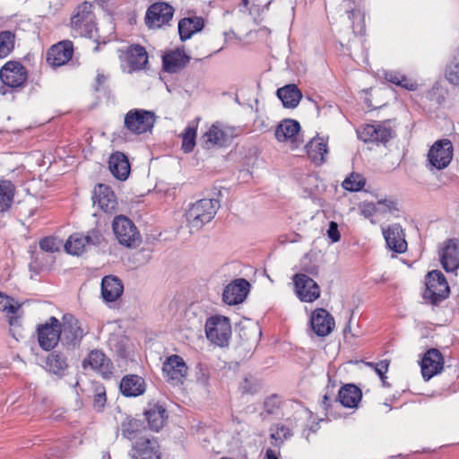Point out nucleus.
Instances as JSON below:
<instances>
[{
    "label": "nucleus",
    "mask_w": 459,
    "mask_h": 459,
    "mask_svg": "<svg viewBox=\"0 0 459 459\" xmlns=\"http://www.w3.org/2000/svg\"><path fill=\"white\" fill-rule=\"evenodd\" d=\"M70 28L74 37H85L93 39L97 43L93 51L100 50V41L96 16L93 13V5L84 1L74 9L70 18Z\"/></svg>",
    "instance_id": "1"
},
{
    "label": "nucleus",
    "mask_w": 459,
    "mask_h": 459,
    "mask_svg": "<svg viewBox=\"0 0 459 459\" xmlns=\"http://www.w3.org/2000/svg\"><path fill=\"white\" fill-rule=\"evenodd\" d=\"M212 196L198 200L186 211V217L188 226L198 230L210 222L220 208L219 197L221 196V187L214 186Z\"/></svg>",
    "instance_id": "2"
},
{
    "label": "nucleus",
    "mask_w": 459,
    "mask_h": 459,
    "mask_svg": "<svg viewBox=\"0 0 459 459\" xmlns=\"http://www.w3.org/2000/svg\"><path fill=\"white\" fill-rule=\"evenodd\" d=\"M305 273H299L293 276L295 292L302 302H313L320 297L319 285L309 276L318 274V267L312 265L303 268Z\"/></svg>",
    "instance_id": "3"
},
{
    "label": "nucleus",
    "mask_w": 459,
    "mask_h": 459,
    "mask_svg": "<svg viewBox=\"0 0 459 459\" xmlns=\"http://www.w3.org/2000/svg\"><path fill=\"white\" fill-rule=\"evenodd\" d=\"M450 293V289L445 275L437 270L429 272L426 276V289L423 299L432 305H438L446 299Z\"/></svg>",
    "instance_id": "4"
},
{
    "label": "nucleus",
    "mask_w": 459,
    "mask_h": 459,
    "mask_svg": "<svg viewBox=\"0 0 459 459\" xmlns=\"http://www.w3.org/2000/svg\"><path fill=\"white\" fill-rule=\"evenodd\" d=\"M207 339L221 347L227 346L231 337L230 319L223 316H210L205 323Z\"/></svg>",
    "instance_id": "5"
},
{
    "label": "nucleus",
    "mask_w": 459,
    "mask_h": 459,
    "mask_svg": "<svg viewBox=\"0 0 459 459\" xmlns=\"http://www.w3.org/2000/svg\"><path fill=\"white\" fill-rule=\"evenodd\" d=\"M113 232L120 245L135 247L141 243V235L134 222L124 215L116 216L112 222Z\"/></svg>",
    "instance_id": "6"
},
{
    "label": "nucleus",
    "mask_w": 459,
    "mask_h": 459,
    "mask_svg": "<svg viewBox=\"0 0 459 459\" xmlns=\"http://www.w3.org/2000/svg\"><path fill=\"white\" fill-rule=\"evenodd\" d=\"M155 123V114L152 111L133 108L125 116V127L134 134H142L152 129Z\"/></svg>",
    "instance_id": "7"
},
{
    "label": "nucleus",
    "mask_w": 459,
    "mask_h": 459,
    "mask_svg": "<svg viewBox=\"0 0 459 459\" xmlns=\"http://www.w3.org/2000/svg\"><path fill=\"white\" fill-rule=\"evenodd\" d=\"M358 137L364 143L385 144L396 136L395 130L385 123L367 124L357 130Z\"/></svg>",
    "instance_id": "8"
},
{
    "label": "nucleus",
    "mask_w": 459,
    "mask_h": 459,
    "mask_svg": "<svg viewBox=\"0 0 459 459\" xmlns=\"http://www.w3.org/2000/svg\"><path fill=\"white\" fill-rule=\"evenodd\" d=\"M85 333L80 321L72 314H65L61 323V342L66 347H78Z\"/></svg>",
    "instance_id": "9"
},
{
    "label": "nucleus",
    "mask_w": 459,
    "mask_h": 459,
    "mask_svg": "<svg viewBox=\"0 0 459 459\" xmlns=\"http://www.w3.org/2000/svg\"><path fill=\"white\" fill-rule=\"evenodd\" d=\"M37 333L40 348L49 351L61 341V323L56 317L51 316L48 322L38 326Z\"/></svg>",
    "instance_id": "10"
},
{
    "label": "nucleus",
    "mask_w": 459,
    "mask_h": 459,
    "mask_svg": "<svg viewBox=\"0 0 459 459\" xmlns=\"http://www.w3.org/2000/svg\"><path fill=\"white\" fill-rule=\"evenodd\" d=\"M453 158V144L448 139L437 141L428 153V160L432 169L438 170L446 168Z\"/></svg>",
    "instance_id": "11"
},
{
    "label": "nucleus",
    "mask_w": 459,
    "mask_h": 459,
    "mask_svg": "<svg viewBox=\"0 0 459 459\" xmlns=\"http://www.w3.org/2000/svg\"><path fill=\"white\" fill-rule=\"evenodd\" d=\"M174 8L164 2L154 3L146 11L145 24L149 29H160L169 24L174 15Z\"/></svg>",
    "instance_id": "12"
},
{
    "label": "nucleus",
    "mask_w": 459,
    "mask_h": 459,
    "mask_svg": "<svg viewBox=\"0 0 459 459\" xmlns=\"http://www.w3.org/2000/svg\"><path fill=\"white\" fill-rule=\"evenodd\" d=\"M119 58L128 67V73L143 70L148 64L146 49L139 44H132L125 50H119Z\"/></svg>",
    "instance_id": "13"
},
{
    "label": "nucleus",
    "mask_w": 459,
    "mask_h": 459,
    "mask_svg": "<svg viewBox=\"0 0 459 459\" xmlns=\"http://www.w3.org/2000/svg\"><path fill=\"white\" fill-rule=\"evenodd\" d=\"M27 78V69L18 61H9L0 69V79L8 87H22Z\"/></svg>",
    "instance_id": "14"
},
{
    "label": "nucleus",
    "mask_w": 459,
    "mask_h": 459,
    "mask_svg": "<svg viewBox=\"0 0 459 459\" xmlns=\"http://www.w3.org/2000/svg\"><path fill=\"white\" fill-rule=\"evenodd\" d=\"M249 287L250 284L246 279H237L224 288L222 300L230 306L240 304L247 298Z\"/></svg>",
    "instance_id": "15"
},
{
    "label": "nucleus",
    "mask_w": 459,
    "mask_h": 459,
    "mask_svg": "<svg viewBox=\"0 0 459 459\" xmlns=\"http://www.w3.org/2000/svg\"><path fill=\"white\" fill-rule=\"evenodd\" d=\"M443 366L442 353L437 349L428 350L420 361L422 377L426 381L429 380L442 370Z\"/></svg>",
    "instance_id": "16"
},
{
    "label": "nucleus",
    "mask_w": 459,
    "mask_h": 459,
    "mask_svg": "<svg viewBox=\"0 0 459 459\" xmlns=\"http://www.w3.org/2000/svg\"><path fill=\"white\" fill-rule=\"evenodd\" d=\"M93 204H98L100 210L106 213H115L117 210V201L116 195L107 185L99 184L94 188V195L92 196Z\"/></svg>",
    "instance_id": "17"
},
{
    "label": "nucleus",
    "mask_w": 459,
    "mask_h": 459,
    "mask_svg": "<svg viewBox=\"0 0 459 459\" xmlns=\"http://www.w3.org/2000/svg\"><path fill=\"white\" fill-rule=\"evenodd\" d=\"M361 0H343L342 7L348 13L351 22L354 35H362L365 32V14L360 8Z\"/></svg>",
    "instance_id": "18"
},
{
    "label": "nucleus",
    "mask_w": 459,
    "mask_h": 459,
    "mask_svg": "<svg viewBox=\"0 0 459 459\" xmlns=\"http://www.w3.org/2000/svg\"><path fill=\"white\" fill-rule=\"evenodd\" d=\"M187 366L183 358L173 354L166 359L162 365V371L168 380L175 383H182L187 374Z\"/></svg>",
    "instance_id": "19"
},
{
    "label": "nucleus",
    "mask_w": 459,
    "mask_h": 459,
    "mask_svg": "<svg viewBox=\"0 0 459 459\" xmlns=\"http://www.w3.org/2000/svg\"><path fill=\"white\" fill-rule=\"evenodd\" d=\"M311 327L317 336L329 335L334 328L333 316L325 308H316L310 318Z\"/></svg>",
    "instance_id": "20"
},
{
    "label": "nucleus",
    "mask_w": 459,
    "mask_h": 459,
    "mask_svg": "<svg viewBox=\"0 0 459 459\" xmlns=\"http://www.w3.org/2000/svg\"><path fill=\"white\" fill-rule=\"evenodd\" d=\"M74 45L70 40H63L53 45L47 53L48 63L54 67L66 64L73 56Z\"/></svg>",
    "instance_id": "21"
},
{
    "label": "nucleus",
    "mask_w": 459,
    "mask_h": 459,
    "mask_svg": "<svg viewBox=\"0 0 459 459\" xmlns=\"http://www.w3.org/2000/svg\"><path fill=\"white\" fill-rule=\"evenodd\" d=\"M88 363L91 368L99 372L104 378L109 379L113 375V363L100 350H92L83 360V366Z\"/></svg>",
    "instance_id": "22"
},
{
    "label": "nucleus",
    "mask_w": 459,
    "mask_h": 459,
    "mask_svg": "<svg viewBox=\"0 0 459 459\" xmlns=\"http://www.w3.org/2000/svg\"><path fill=\"white\" fill-rule=\"evenodd\" d=\"M383 235L390 250L398 254H403L407 250L405 234L399 223H394L386 229H383Z\"/></svg>",
    "instance_id": "23"
},
{
    "label": "nucleus",
    "mask_w": 459,
    "mask_h": 459,
    "mask_svg": "<svg viewBox=\"0 0 459 459\" xmlns=\"http://www.w3.org/2000/svg\"><path fill=\"white\" fill-rule=\"evenodd\" d=\"M441 264L446 272H455L459 267V240L448 239L439 252Z\"/></svg>",
    "instance_id": "24"
},
{
    "label": "nucleus",
    "mask_w": 459,
    "mask_h": 459,
    "mask_svg": "<svg viewBox=\"0 0 459 459\" xmlns=\"http://www.w3.org/2000/svg\"><path fill=\"white\" fill-rule=\"evenodd\" d=\"M190 59L184 49L171 50L162 56L163 70L169 74H177L188 65Z\"/></svg>",
    "instance_id": "25"
},
{
    "label": "nucleus",
    "mask_w": 459,
    "mask_h": 459,
    "mask_svg": "<svg viewBox=\"0 0 459 459\" xmlns=\"http://www.w3.org/2000/svg\"><path fill=\"white\" fill-rule=\"evenodd\" d=\"M69 362L67 357L61 351H54L48 354L44 368L58 378H63L68 373Z\"/></svg>",
    "instance_id": "26"
},
{
    "label": "nucleus",
    "mask_w": 459,
    "mask_h": 459,
    "mask_svg": "<svg viewBox=\"0 0 459 459\" xmlns=\"http://www.w3.org/2000/svg\"><path fill=\"white\" fill-rule=\"evenodd\" d=\"M134 459H160L159 445L155 439L140 437L134 445Z\"/></svg>",
    "instance_id": "27"
},
{
    "label": "nucleus",
    "mask_w": 459,
    "mask_h": 459,
    "mask_svg": "<svg viewBox=\"0 0 459 459\" xmlns=\"http://www.w3.org/2000/svg\"><path fill=\"white\" fill-rule=\"evenodd\" d=\"M124 291L122 281L114 275L104 276L101 280V297L105 302H113L119 299Z\"/></svg>",
    "instance_id": "28"
},
{
    "label": "nucleus",
    "mask_w": 459,
    "mask_h": 459,
    "mask_svg": "<svg viewBox=\"0 0 459 459\" xmlns=\"http://www.w3.org/2000/svg\"><path fill=\"white\" fill-rule=\"evenodd\" d=\"M143 414L148 422L149 429L157 432L162 429L168 419L167 410L160 403H149Z\"/></svg>",
    "instance_id": "29"
},
{
    "label": "nucleus",
    "mask_w": 459,
    "mask_h": 459,
    "mask_svg": "<svg viewBox=\"0 0 459 459\" xmlns=\"http://www.w3.org/2000/svg\"><path fill=\"white\" fill-rule=\"evenodd\" d=\"M108 168L111 174L119 180H126L130 173V164L124 152H116L108 160Z\"/></svg>",
    "instance_id": "30"
},
{
    "label": "nucleus",
    "mask_w": 459,
    "mask_h": 459,
    "mask_svg": "<svg viewBox=\"0 0 459 459\" xmlns=\"http://www.w3.org/2000/svg\"><path fill=\"white\" fill-rule=\"evenodd\" d=\"M204 147L207 149L214 146H226L230 143L229 134L222 129L219 123H214L204 134Z\"/></svg>",
    "instance_id": "31"
},
{
    "label": "nucleus",
    "mask_w": 459,
    "mask_h": 459,
    "mask_svg": "<svg viewBox=\"0 0 459 459\" xmlns=\"http://www.w3.org/2000/svg\"><path fill=\"white\" fill-rule=\"evenodd\" d=\"M204 21L200 16L185 17L178 22V34L181 41L189 39L194 34L201 31Z\"/></svg>",
    "instance_id": "32"
},
{
    "label": "nucleus",
    "mask_w": 459,
    "mask_h": 459,
    "mask_svg": "<svg viewBox=\"0 0 459 459\" xmlns=\"http://www.w3.org/2000/svg\"><path fill=\"white\" fill-rule=\"evenodd\" d=\"M119 387L125 396L135 397L145 392V381L137 375H127L122 378Z\"/></svg>",
    "instance_id": "33"
},
{
    "label": "nucleus",
    "mask_w": 459,
    "mask_h": 459,
    "mask_svg": "<svg viewBox=\"0 0 459 459\" xmlns=\"http://www.w3.org/2000/svg\"><path fill=\"white\" fill-rule=\"evenodd\" d=\"M306 151L311 161L319 166L325 161V156L328 153L327 141L321 137H314L306 145Z\"/></svg>",
    "instance_id": "34"
},
{
    "label": "nucleus",
    "mask_w": 459,
    "mask_h": 459,
    "mask_svg": "<svg viewBox=\"0 0 459 459\" xmlns=\"http://www.w3.org/2000/svg\"><path fill=\"white\" fill-rule=\"evenodd\" d=\"M361 390L353 384H347L338 392L339 403L346 408H355L361 400Z\"/></svg>",
    "instance_id": "35"
},
{
    "label": "nucleus",
    "mask_w": 459,
    "mask_h": 459,
    "mask_svg": "<svg viewBox=\"0 0 459 459\" xmlns=\"http://www.w3.org/2000/svg\"><path fill=\"white\" fill-rule=\"evenodd\" d=\"M276 94L282 105L288 108H296L302 98L301 91L295 84H287L278 89Z\"/></svg>",
    "instance_id": "36"
},
{
    "label": "nucleus",
    "mask_w": 459,
    "mask_h": 459,
    "mask_svg": "<svg viewBox=\"0 0 459 459\" xmlns=\"http://www.w3.org/2000/svg\"><path fill=\"white\" fill-rule=\"evenodd\" d=\"M300 125L294 119L282 120L275 129V137L279 142L292 140L299 132Z\"/></svg>",
    "instance_id": "37"
},
{
    "label": "nucleus",
    "mask_w": 459,
    "mask_h": 459,
    "mask_svg": "<svg viewBox=\"0 0 459 459\" xmlns=\"http://www.w3.org/2000/svg\"><path fill=\"white\" fill-rule=\"evenodd\" d=\"M14 195V185L7 179L0 180V212H5L11 208Z\"/></svg>",
    "instance_id": "38"
},
{
    "label": "nucleus",
    "mask_w": 459,
    "mask_h": 459,
    "mask_svg": "<svg viewBox=\"0 0 459 459\" xmlns=\"http://www.w3.org/2000/svg\"><path fill=\"white\" fill-rule=\"evenodd\" d=\"M144 429L143 422L136 419L127 418L126 420L121 424L122 435L129 440H139L141 437L139 435Z\"/></svg>",
    "instance_id": "39"
},
{
    "label": "nucleus",
    "mask_w": 459,
    "mask_h": 459,
    "mask_svg": "<svg viewBox=\"0 0 459 459\" xmlns=\"http://www.w3.org/2000/svg\"><path fill=\"white\" fill-rule=\"evenodd\" d=\"M65 249L67 253L74 255H81L88 250L84 233L72 234L65 244Z\"/></svg>",
    "instance_id": "40"
},
{
    "label": "nucleus",
    "mask_w": 459,
    "mask_h": 459,
    "mask_svg": "<svg viewBox=\"0 0 459 459\" xmlns=\"http://www.w3.org/2000/svg\"><path fill=\"white\" fill-rule=\"evenodd\" d=\"M16 35L12 30L0 31V59L7 57L15 48Z\"/></svg>",
    "instance_id": "41"
},
{
    "label": "nucleus",
    "mask_w": 459,
    "mask_h": 459,
    "mask_svg": "<svg viewBox=\"0 0 459 459\" xmlns=\"http://www.w3.org/2000/svg\"><path fill=\"white\" fill-rule=\"evenodd\" d=\"M88 249L91 247H102L107 245L104 232L100 227H94L84 233Z\"/></svg>",
    "instance_id": "42"
},
{
    "label": "nucleus",
    "mask_w": 459,
    "mask_h": 459,
    "mask_svg": "<svg viewBox=\"0 0 459 459\" xmlns=\"http://www.w3.org/2000/svg\"><path fill=\"white\" fill-rule=\"evenodd\" d=\"M270 436L275 442L283 443L292 436V432L285 425L277 423L270 428Z\"/></svg>",
    "instance_id": "43"
},
{
    "label": "nucleus",
    "mask_w": 459,
    "mask_h": 459,
    "mask_svg": "<svg viewBox=\"0 0 459 459\" xmlns=\"http://www.w3.org/2000/svg\"><path fill=\"white\" fill-rule=\"evenodd\" d=\"M446 78L451 84L459 85V48L456 56L446 67Z\"/></svg>",
    "instance_id": "44"
},
{
    "label": "nucleus",
    "mask_w": 459,
    "mask_h": 459,
    "mask_svg": "<svg viewBox=\"0 0 459 459\" xmlns=\"http://www.w3.org/2000/svg\"><path fill=\"white\" fill-rule=\"evenodd\" d=\"M281 398L276 395L273 394L265 399L264 402V411L261 412V416L263 419H265L264 414L267 415H275L279 413L280 408H281Z\"/></svg>",
    "instance_id": "45"
},
{
    "label": "nucleus",
    "mask_w": 459,
    "mask_h": 459,
    "mask_svg": "<svg viewBox=\"0 0 459 459\" xmlns=\"http://www.w3.org/2000/svg\"><path fill=\"white\" fill-rule=\"evenodd\" d=\"M334 385L330 386L329 385L326 387L325 394L323 396V400L321 402V406L323 410L325 411V415H329V411L332 409L334 405H338L339 403V398L338 396H335V394L333 392Z\"/></svg>",
    "instance_id": "46"
},
{
    "label": "nucleus",
    "mask_w": 459,
    "mask_h": 459,
    "mask_svg": "<svg viewBox=\"0 0 459 459\" xmlns=\"http://www.w3.org/2000/svg\"><path fill=\"white\" fill-rule=\"evenodd\" d=\"M196 129L187 126L182 135V150L186 152H191L195 145Z\"/></svg>",
    "instance_id": "47"
},
{
    "label": "nucleus",
    "mask_w": 459,
    "mask_h": 459,
    "mask_svg": "<svg viewBox=\"0 0 459 459\" xmlns=\"http://www.w3.org/2000/svg\"><path fill=\"white\" fill-rule=\"evenodd\" d=\"M365 185V179L359 174H351L350 177L344 179L342 186L344 189L350 192H357L363 188Z\"/></svg>",
    "instance_id": "48"
},
{
    "label": "nucleus",
    "mask_w": 459,
    "mask_h": 459,
    "mask_svg": "<svg viewBox=\"0 0 459 459\" xmlns=\"http://www.w3.org/2000/svg\"><path fill=\"white\" fill-rule=\"evenodd\" d=\"M195 379L198 385L205 389L210 386V370L209 368L203 363H198L195 367Z\"/></svg>",
    "instance_id": "49"
},
{
    "label": "nucleus",
    "mask_w": 459,
    "mask_h": 459,
    "mask_svg": "<svg viewBox=\"0 0 459 459\" xmlns=\"http://www.w3.org/2000/svg\"><path fill=\"white\" fill-rule=\"evenodd\" d=\"M107 396H106V389L102 385H96L94 386V394H93V407L96 411H101L106 404Z\"/></svg>",
    "instance_id": "50"
},
{
    "label": "nucleus",
    "mask_w": 459,
    "mask_h": 459,
    "mask_svg": "<svg viewBox=\"0 0 459 459\" xmlns=\"http://www.w3.org/2000/svg\"><path fill=\"white\" fill-rule=\"evenodd\" d=\"M239 389L243 394L253 395L260 390V384L252 377H245L239 385Z\"/></svg>",
    "instance_id": "51"
},
{
    "label": "nucleus",
    "mask_w": 459,
    "mask_h": 459,
    "mask_svg": "<svg viewBox=\"0 0 459 459\" xmlns=\"http://www.w3.org/2000/svg\"><path fill=\"white\" fill-rule=\"evenodd\" d=\"M109 346L120 358L126 359L129 352L125 339L117 337L109 340Z\"/></svg>",
    "instance_id": "52"
},
{
    "label": "nucleus",
    "mask_w": 459,
    "mask_h": 459,
    "mask_svg": "<svg viewBox=\"0 0 459 459\" xmlns=\"http://www.w3.org/2000/svg\"><path fill=\"white\" fill-rule=\"evenodd\" d=\"M61 241L55 237H46L39 241V247L43 251L54 253L60 249Z\"/></svg>",
    "instance_id": "53"
},
{
    "label": "nucleus",
    "mask_w": 459,
    "mask_h": 459,
    "mask_svg": "<svg viewBox=\"0 0 459 459\" xmlns=\"http://www.w3.org/2000/svg\"><path fill=\"white\" fill-rule=\"evenodd\" d=\"M367 365L376 371L380 379H386L385 373L388 371L389 361L387 359L380 360L377 363L368 362Z\"/></svg>",
    "instance_id": "54"
},
{
    "label": "nucleus",
    "mask_w": 459,
    "mask_h": 459,
    "mask_svg": "<svg viewBox=\"0 0 459 459\" xmlns=\"http://www.w3.org/2000/svg\"><path fill=\"white\" fill-rule=\"evenodd\" d=\"M13 299L5 295V297L0 300V310L8 314H15L20 306L13 304Z\"/></svg>",
    "instance_id": "55"
},
{
    "label": "nucleus",
    "mask_w": 459,
    "mask_h": 459,
    "mask_svg": "<svg viewBox=\"0 0 459 459\" xmlns=\"http://www.w3.org/2000/svg\"><path fill=\"white\" fill-rule=\"evenodd\" d=\"M327 236L332 240V242H338L341 238V234L338 230L337 222L332 221L329 223V227L327 230Z\"/></svg>",
    "instance_id": "56"
},
{
    "label": "nucleus",
    "mask_w": 459,
    "mask_h": 459,
    "mask_svg": "<svg viewBox=\"0 0 459 459\" xmlns=\"http://www.w3.org/2000/svg\"><path fill=\"white\" fill-rule=\"evenodd\" d=\"M399 87H402L403 89H406L408 91H415L418 87V84L416 82H413L410 78L406 77L405 75L402 74L400 81H399Z\"/></svg>",
    "instance_id": "57"
},
{
    "label": "nucleus",
    "mask_w": 459,
    "mask_h": 459,
    "mask_svg": "<svg viewBox=\"0 0 459 459\" xmlns=\"http://www.w3.org/2000/svg\"><path fill=\"white\" fill-rule=\"evenodd\" d=\"M401 75L402 74L399 72L387 71L385 73L384 77L387 82L398 86Z\"/></svg>",
    "instance_id": "58"
},
{
    "label": "nucleus",
    "mask_w": 459,
    "mask_h": 459,
    "mask_svg": "<svg viewBox=\"0 0 459 459\" xmlns=\"http://www.w3.org/2000/svg\"><path fill=\"white\" fill-rule=\"evenodd\" d=\"M376 212V205L372 203L367 204L362 208V213L365 217H369Z\"/></svg>",
    "instance_id": "59"
},
{
    "label": "nucleus",
    "mask_w": 459,
    "mask_h": 459,
    "mask_svg": "<svg viewBox=\"0 0 459 459\" xmlns=\"http://www.w3.org/2000/svg\"><path fill=\"white\" fill-rule=\"evenodd\" d=\"M377 204H383V205H385L386 208L391 212V211H398V208H397V204L396 202L393 201V200H380L377 202Z\"/></svg>",
    "instance_id": "60"
},
{
    "label": "nucleus",
    "mask_w": 459,
    "mask_h": 459,
    "mask_svg": "<svg viewBox=\"0 0 459 459\" xmlns=\"http://www.w3.org/2000/svg\"><path fill=\"white\" fill-rule=\"evenodd\" d=\"M106 80V76L103 74L99 73L95 78L94 90L99 91L100 87L105 83Z\"/></svg>",
    "instance_id": "61"
},
{
    "label": "nucleus",
    "mask_w": 459,
    "mask_h": 459,
    "mask_svg": "<svg viewBox=\"0 0 459 459\" xmlns=\"http://www.w3.org/2000/svg\"><path fill=\"white\" fill-rule=\"evenodd\" d=\"M266 459H278L275 453L272 449H268L265 454Z\"/></svg>",
    "instance_id": "62"
},
{
    "label": "nucleus",
    "mask_w": 459,
    "mask_h": 459,
    "mask_svg": "<svg viewBox=\"0 0 459 459\" xmlns=\"http://www.w3.org/2000/svg\"><path fill=\"white\" fill-rule=\"evenodd\" d=\"M250 0H241V4L244 7H247L249 5Z\"/></svg>",
    "instance_id": "63"
},
{
    "label": "nucleus",
    "mask_w": 459,
    "mask_h": 459,
    "mask_svg": "<svg viewBox=\"0 0 459 459\" xmlns=\"http://www.w3.org/2000/svg\"><path fill=\"white\" fill-rule=\"evenodd\" d=\"M384 386H388L389 385L386 383L385 379H381Z\"/></svg>",
    "instance_id": "64"
}]
</instances>
